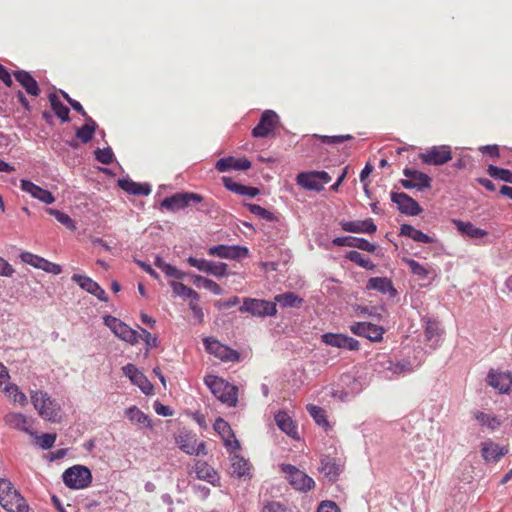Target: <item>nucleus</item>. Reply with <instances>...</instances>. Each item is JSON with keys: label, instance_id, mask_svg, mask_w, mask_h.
<instances>
[{"label": "nucleus", "instance_id": "nucleus-9", "mask_svg": "<svg viewBox=\"0 0 512 512\" xmlns=\"http://www.w3.org/2000/svg\"><path fill=\"white\" fill-rule=\"evenodd\" d=\"M201 201H203V197L200 194L194 192H181L164 198L161 202V207L169 211H177L188 207L192 202L198 203Z\"/></svg>", "mask_w": 512, "mask_h": 512}, {"label": "nucleus", "instance_id": "nucleus-29", "mask_svg": "<svg viewBox=\"0 0 512 512\" xmlns=\"http://www.w3.org/2000/svg\"><path fill=\"white\" fill-rule=\"evenodd\" d=\"M332 243L340 247H355L367 252H374L376 246L368 240L358 237L344 236L333 239Z\"/></svg>", "mask_w": 512, "mask_h": 512}, {"label": "nucleus", "instance_id": "nucleus-1", "mask_svg": "<svg viewBox=\"0 0 512 512\" xmlns=\"http://www.w3.org/2000/svg\"><path fill=\"white\" fill-rule=\"evenodd\" d=\"M0 505L8 512H28L29 506L8 479H0Z\"/></svg>", "mask_w": 512, "mask_h": 512}, {"label": "nucleus", "instance_id": "nucleus-63", "mask_svg": "<svg viewBox=\"0 0 512 512\" xmlns=\"http://www.w3.org/2000/svg\"><path fill=\"white\" fill-rule=\"evenodd\" d=\"M198 301L191 300L189 303V307L192 310L194 316L198 319L199 323H202L204 320V313L202 308L198 305Z\"/></svg>", "mask_w": 512, "mask_h": 512}, {"label": "nucleus", "instance_id": "nucleus-31", "mask_svg": "<svg viewBox=\"0 0 512 512\" xmlns=\"http://www.w3.org/2000/svg\"><path fill=\"white\" fill-rule=\"evenodd\" d=\"M275 422L279 429L286 433L288 436H290L293 439L299 438L297 426L287 412L279 411L275 415Z\"/></svg>", "mask_w": 512, "mask_h": 512}, {"label": "nucleus", "instance_id": "nucleus-4", "mask_svg": "<svg viewBox=\"0 0 512 512\" xmlns=\"http://www.w3.org/2000/svg\"><path fill=\"white\" fill-rule=\"evenodd\" d=\"M104 324L112 331V333L122 341L135 345L140 341L139 332L129 327L120 319L106 315L103 318Z\"/></svg>", "mask_w": 512, "mask_h": 512}, {"label": "nucleus", "instance_id": "nucleus-45", "mask_svg": "<svg viewBox=\"0 0 512 512\" xmlns=\"http://www.w3.org/2000/svg\"><path fill=\"white\" fill-rule=\"evenodd\" d=\"M475 418L480 422L481 425L487 426L492 430L498 428L501 424L500 420L496 416L486 414L481 411H477L475 413Z\"/></svg>", "mask_w": 512, "mask_h": 512}, {"label": "nucleus", "instance_id": "nucleus-59", "mask_svg": "<svg viewBox=\"0 0 512 512\" xmlns=\"http://www.w3.org/2000/svg\"><path fill=\"white\" fill-rule=\"evenodd\" d=\"M140 339L144 340L147 350L154 348L157 346V337L153 336L150 332H148L144 328H140Z\"/></svg>", "mask_w": 512, "mask_h": 512}, {"label": "nucleus", "instance_id": "nucleus-51", "mask_svg": "<svg viewBox=\"0 0 512 512\" xmlns=\"http://www.w3.org/2000/svg\"><path fill=\"white\" fill-rule=\"evenodd\" d=\"M132 383L138 386L146 395L151 394L153 391V385L141 371L134 376Z\"/></svg>", "mask_w": 512, "mask_h": 512}, {"label": "nucleus", "instance_id": "nucleus-57", "mask_svg": "<svg viewBox=\"0 0 512 512\" xmlns=\"http://www.w3.org/2000/svg\"><path fill=\"white\" fill-rule=\"evenodd\" d=\"M20 258L24 263L29 264L37 269H39L40 262L42 261V257L30 252L21 253Z\"/></svg>", "mask_w": 512, "mask_h": 512}, {"label": "nucleus", "instance_id": "nucleus-21", "mask_svg": "<svg viewBox=\"0 0 512 512\" xmlns=\"http://www.w3.org/2000/svg\"><path fill=\"white\" fill-rule=\"evenodd\" d=\"M391 200L394 202L399 211L409 216H417L422 213L423 209L413 198L406 193H391Z\"/></svg>", "mask_w": 512, "mask_h": 512}, {"label": "nucleus", "instance_id": "nucleus-23", "mask_svg": "<svg viewBox=\"0 0 512 512\" xmlns=\"http://www.w3.org/2000/svg\"><path fill=\"white\" fill-rule=\"evenodd\" d=\"M319 469L330 481H335L344 469V462L340 458L323 456Z\"/></svg>", "mask_w": 512, "mask_h": 512}, {"label": "nucleus", "instance_id": "nucleus-13", "mask_svg": "<svg viewBox=\"0 0 512 512\" xmlns=\"http://www.w3.org/2000/svg\"><path fill=\"white\" fill-rule=\"evenodd\" d=\"M205 349L215 357L226 362H236L239 360L240 355L236 350L221 344L218 340L207 337L203 340Z\"/></svg>", "mask_w": 512, "mask_h": 512}, {"label": "nucleus", "instance_id": "nucleus-37", "mask_svg": "<svg viewBox=\"0 0 512 512\" xmlns=\"http://www.w3.org/2000/svg\"><path fill=\"white\" fill-rule=\"evenodd\" d=\"M125 415L133 424L147 428H150L152 426L148 415H146L136 406H132L126 409Z\"/></svg>", "mask_w": 512, "mask_h": 512}, {"label": "nucleus", "instance_id": "nucleus-54", "mask_svg": "<svg viewBox=\"0 0 512 512\" xmlns=\"http://www.w3.org/2000/svg\"><path fill=\"white\" fill-rule=\"evenodd\" d=\"M39 269L54 275H58L62 272V267L59 264L50 262L45 258H42Z\"/></svg>", "mask_w": 512, "mask_h": 512}, {"label": "nucleus", "instance_id": "nucleus-19", "mask_svg": "<svg viewBox=\"0 0 512 512\" xmlns=\"http://www.w3.org/2000/svg\"><path fill=\"white\" fill-rule=\"evenodd\" d=\"M487 384L498 390L501 394L510 392L512 386V373L491 369L486 378Z\"/></svg>", "mask_w": 512, "mask_h": 512}, {"label": "nucleus", "instance_id": "nucleus-26", "mask_svg": "<svg viewBox=\"0 0 512 512\" xmlns=\"http://www.w3.org/2000/svg\"><path fill=\"white\" fill-rule=\"evenodd\" d=\"M16 81L25 89L28 95L38 97L40 95V88L37 81L32 75L25 70H16L13 72Z\"/></svg>", "mask_w": 512, "mask_h": 512}, {"label": "nucleus", "instance_id": "nucleus-15", "mask_svg": "<svg viewBox=\"0 0 512 512\" xmlns=\"http://www.w3.org/2000/svg\"><path fill=\"white\" fill-rule=\"evenodd\" d=\"M350 331L354 335L367 338L372 342L382 341L385 333V329L382 326L370 322H355L350 325Z\"/></svg>", "mask_w": 512, "mask_h": 512}, {"label": "nucleus", "instance_id": "nucleus-39", "mask_svg": "<svg viewBox=\"0 0 512 512\" xmlns=\"http://www.w3.org/2000/svg\"><path fill=\"white\" fill-rule=\"evenodd\" d=\"M48 98L55 115L61 119L62 122H68L70 120L69 108L60 101L55 93H51Z\"/></svg>", "mask_w": 512, "mask_h": 512}, {"label": "nucleus", "instance_id": "nucleus-18", "mask_svg": "<svg viewBox=\"0 0 512 512\" xmlns=\"http://www.w3.org/2000/svg\"><path fill=\"white\" fill-rule=\"evenodd\" d=\"M321 341L326 345L349 351H358L360 349V342L358 340L344 334L325 333L321 336Z\"/></svg>", "mask_w": 512, "mask_h": 512}, {"label": "nucleus", "instance_id": "nucleus-47", "mask_svg": "<svg viewBox=\"0 0 512 512\" xmlns=\"http://www.w3.org/2000/svg\"><path fill=\"white\" fill-rule=\"evenodd\" d=\"M487 172L491 177L495 179H500L502 181L512 184V172L508 169L499 168L494 165H489Z\"/></svg>", "mask_w": 512, "mask_h": 512}, {"label": "nucleus", "instance_id": "nucleus-50", "mask_svg": "<svg viewBox=\"0 0 512 512\" xmlns=\"http://www.w3.org/2000/svg\"><path fill=\"white\" fill-rule=\"evenodd\" d=\"M307 411L309 412V414L312 416V418L315 420V422L318 425H322V426L328 425V421L326 419V414H325L324 409H322L319 406L309 404L307 406Z\"/></svg>", "mask_w": 512, "mask_h": 512}, {"label": "nucleus", "instance_id": "nucleus-60", "mask_svg": "<svg viewBox=\"0 0 512 512\" xmlns=\"http://www.w3.org/2000/svg\"><path fill=\"white\" fill-rule=\"evenodd\" d=\"M356 313L358 315H365V316L374 317L377 319L381 318V315L376 312V308H374V307L357 306Z\"/></svg>", "mask_w": 512, "mask_h": 512}, {"label": "nucleus", "instance_id": "nucleus-33", "mask_svg": "<svg viewBox=\"0 0 512 512\" xmlns=\"http://www.w3.org/2000/svg\"><path fill=\"white\" fill-rule=\"evenodd\" d=\"M118 185L121 189L132 195L147 196L151 193V187L148 184H141L131 179H119Z\"/></svg>", "mask_w": 512, "mask_h": 512}, {"label": "nucleus", "instance_id": "nucleus-40", "mask_svg": "<svg viewBox=\"0 0 512 512\" xmlns=\"http://www.w3.org/2000/svg\"><path fill=\"white\" fill-rule=\"evenodd\" d=\"M274 303H279L281 307H299L303 303V299L298 297L293 292H286L283 294L276 295L274 298Z\"/></svg>", "mask_w": 512, "mask_h": 512}, {"label": "nucleus", "instance_id": "nucleus-36", "mask_svg": "<svg viewBox=\"0 0 512 512\" xmlns=\"http://www.w3.org/2000/svg\"><path fill=\"white\" fill-rule=\"evenodd\" d=\"M404 262L409 266L411 273L420 279H426L430 274L436 275L435 269L429 264H421L409 258L404 259Z\"/></svg>", "mask_w": 512, "mask_h": 512}, {"label": "nucleus", "instance_id": "nucleus-24", "mask_svg": "<svg viewBox=\"0 0 512 512\" xmlns=\"http://www.w3.org/2000/svg\"><path fill=\"white\" fill-rule=\"evenodd\" d=\"M20 188L31 195V197L45 203V204H52L55 202V197L52 195V193L46 189H43L42 187L34 184L30 180L22 179L20 181Z\"/></svg>", "mask_w": 512, "mask_h": 512}, {"label": "nucleus", "instance_id": "nucleus-34", "mask_svg": "<svg viewBox=\"0 0 512 512\" xmlns=\"http://www.w3.org/2000/svg\"><path fill=\"white\" fill-rule=\"evenodd\" d=\"M454 224L457 230L469 238L480 239L488 235V232L484 229L476 227L471 222H464L461 220H454Z\"/></svg>", "mask_w": 512, "mask_h": 512}, {"label": "nucleus", "instance_id": "nucleus-46", "mask_svg": "<svg viewBox=\"0 0 512 512\" xmlns=\"http://www.w3.org/2000/svg\"><path fill=\"white\" fill-rule=\"evenodd\" d=\"M346 257L365 269H373L375 267L368 257L358 251H349Z\"/></svg>", "mask_w": 512, "mask_h": 512}, {"label": "nucleus", "instance_id": "nucleus-56", "mask_svg": "<svg viewBox=\"0 0 512 512\" xmlns=\"http://www.w3.org/2000/svg\"><path fill=\"white\" fill-rule=\"evenodd\" d=\"M262 512H293L289 507L286 505L277 502V501H271L268 502L264 507Z\"/></svg>", "mask_w": 512, "mask_h": 512}, {"label": "nucleus", "instance_id": "nucleus-52", "mask_svg": "<svg viewBox=\"0 0 512 512\" xmlns=\"http://www.w3.org/2000/svg\"><path fill=\"white\" fill-rule=\"evenodd\" d=\"M95 158L101 162L102 164H110L112 163L113 161V157H114V154H113V151L111 148H104V149H96L95 150Z\"/></svg>", "mask_w": 512, "mask_h": 512}, {"label": "nucleus", "instance_id": "nucleus-16", "mask_svg": "<svg viewBox=\"0 0 512 512\" xmlns=\"http://www.w3.org/2000/svg\"><path fill=\"white\" fill-rule=\"evenodd\" d=\"M278 125V115L272 110H265L261 115L259 123L253 128L252 136L261 138L268 137L274 132Z\"/></svg>", "mask_w": 512, "mask_h": 512}, {"label": "nucleus", "instance_id": "nucleus-38", "mask_svg": "<svg viewBox=\"0 0 512 512\" xmlns=\"http://www.w3.org/2000/svg\"><path fill=\"white\" fill-rule=\"evenodd\" d=\"M231 466L233 474L238 477H244L250 474L251 465L249 461L238 454L234 453L231 457Z\"/></svg>", "mask_w": 512, "mask_h": 512}, {"label": "nucleus", "instance_id": "nucleus-7", "mask_svg": "<svg viewBox=\"0 0 512 512\" xmlns=\"http://www.w3.org/2000/svg\"><path fill=\"white\" fill-rule=\"evenodd\" d=\"M331 176L325 171L301 172L296 177V182L303 189L308 191L320 192L324 184L331 181Z\"/></svg>", "mask_w": 512, "mask_h": 512}, {"label": "nucleus", "instance_id": "nucleus-12", "mask_svg": "<svg viewBox=\"0 0 512 512\" xmlns=\"http://www.w3.org/2000/svg\"><path fill=\"white\" fill-rule=\"evenodd\" d=\"M213 427L215 432L221 437L225 448L230 453H234L241 449L240 442L236 438L231 426L223 418H217Z\"/></svg>", "mask_w": 512, "mask_h": 512}, {"label": "nucleus", "instance_id": "nucleus-25", "mask_svg": "<svg viewBox=\"0 0 512 512\" xmlns=\"http://www.w3.org/2000/svg\"><path fill=\"white\" fill-rule=\"evenodd\" d=\"M193 470L198 479L206 481L213 486L219 485V474L207 462L202 460H195Z\"/></svg>", "mask_w": 512, "mask_h": 512}, {"label": "nucleus", "instance_id": "nucleus-17", "mask_svg": "<svg viewBox=\"0 0 512 512\" xmlns=\"http://www.w3.org/2000/svg\"><path fill=\"white\" fill-rule=\"evenodd\" d=\"M187 262L191 267L197 268L199 271L211 274L215 277H223L227 274L228 266L223 262H213L195 257H189Z\"/></svg>", "mask_w": 512, "mask_h": 512}, {"label": "nucleus", "instance_id": "nucleus-11", "mask_svg": "<svg viewBox=\"0 0 512 512\" xmlns=\"http://www.w3.org/2000/svg\"><path fill=\"white\" fill-rule=\"evenodd\" d=\"M403 174L406 179H401L400 184L405 189H417L422 191L431 188L432 179L427 174L412 168H405Z\"/></svg>", "mask_w": 512, "mask_h": 512}, {"label": "nucleus", "instance_id": "nucleus-8", "mask_svg": "<svg viewBox=\"0 0 512 512\" xmlns=\"http://www.w3.org/2000/svg\"><path fill=\"white\" fill-rule=\"evenodd\" d=\"M281 470L291 486L298 491L306 492L315 486V482L310 476L291 464H282Z\"/></svg>", "mask_w": 512, "mask_h": 512}, {"label": "nucleus", "instance_id": "nucleus-62", "mask_svg": "<svg viewBox=\"0 0 512 512\" xmlns=\"http://www.w3.org/2000/svg\"><path fill=\"white\" fill-rule=\"evenodd\" d=\"M14 273V268L2 257H0V275L11 277Z\"/></svg>", "mask_w": 512, "mask_h": 512}, {"label": "nucleus", "instance_id": "nucleus-53", "mask_svg": "<svg viewBox=\"0 0 512 512\" xmlns=\"http://www.w3.org/2000/svg\"><path fill=\"white\" fill-rule=\"evenodd\" d=\"M315 136L318 137L321 140V142L324 144H340L345 141L351 140L353 138L349 134L337 135V136H326V135H323V136L315 135Z\"/></svg>", "mask_w": 512, "mask_h": 512}, {"label": "nucleus", "instance_id": "nucleus-10", "mask_svg": "<svg viewBox=\"0 0 512 512\" xmlns=\"http://www.w3.org/2000/svg\"><path fill=\"white\" fill-rule=\"evenodd\" d=\"M178 447L188 455H206V443L198 441L197 435L188 432H181L176 438Z\"/></svg>", "mask_w": 512, "mask_h": 512}, {"label": "nucleus", "instance_id": "nucleus-3", "mask_svg": "<svg viewBox=\"0 0 512 512\" xmlns=\"http://www.w3.org/2000/svg\"><path fill=\"white\" fill-rule=\"evenodd\" d=\"M204 382L213 395L222 403L228 406H236L238 401L237 388L234 385L215 375H207Z\"/></svg>", "mask_w": 512, "mask_h": 512}, {"label": "nucleus", "instance_id": "nucleus-64", "mask_svg": "<svg viewBox=\"0 0 512 512\" xmlns=\"http://www.w3.org/2000/svg\"><path fill=\"white\" fill-rule=\"evenodd\" d=\"M317 512H339V508L332 501H324L319 505Z\"/></svg>", "mask_w": 512, "mask_h": 512}, {"label": "nucleus", "instance_id": "nucleus-41", "mask_svg": "<svg viewBox=\"0 0 512 512\" xmlns=\"http://www.w3.org/2000/svg\"><path fill=\"white\" fill-rule=\"evenodd\" d=\"M96 123L91 117H87L86 123L76 131V137L83 143H88L94 136Z\"/></svg>", "mask_w": 512, "mask_h": 512}, {"label": "nucleus", "instance_id": "nucleus-14", "mask_svg": "<svg viewBox=\"0 0 512 512\" xmlns=\"http://www.w3.org/2000/svg\"><path fill=\"white\" fill-rule=\"evenodd\" d=\"M419 158L423 163L428 165H443L452 159V152L449 146H433L419 154Z\"/></svg>", "mask_w": 512, "mask_h": 512}, {"label": "nucleus", "instance_id": "nucleus-42", "mask_svg": "<svg viewBox=\"0 0 512 512\" xmlns=\"http://www.w3.org/2000/svg\"><path fill=\"white\" fill-rule=\"evenodd\" d=\"M173 292L183 298H191V300L199 301V294L192 288L186 286L182 282L172 281L170 283Z\"/></svg>", "mask_w": 512, "mask_h": 512}, {"label": "nucleus", "instance_id": "nucleus-22", "mask_svg": "<svg viewBox=\"0 0 512 512\" xmlns=\"http://www.w3.org/2000/svg\"><path fill=\"white\" fill-rule=\"evenodd\" d=\"M4 422L11 429L34 436L32 430L34 420L31 417L18 412H9L4 416Z\"/></svg>", "mask_w": 512, "mask_h": 512}, {"label": "nucleus", "instance_id": "nucleus-6", "mask_svg": "<svg viewBox=\"0 0 512 512\" xmlns=\"http://www.w3.org/2000/svg\"><path fill=\"white\" fill-rule=\"evenodd\" d=\"M91 481L90 470L82 465H74L63 473V482L69 488L83 489L88 487Z\"/></svg>", "mask_w": 512, "mask_h": 512}, {"label": "nucleus", "instance_id": "nucleus-55", "mask_svg": "<svg viewBox=\"0 0 512 512\" xmlns=\"http://www.w3.org/2000/svg\"><path fill=\"white\" fill-rule=\"evenodd\" d=\"M440 332L439 324L436 321L429 320L425 326V337L431 341L434 337L438 336Z\"/></svg>", "mask_w": 512, "mask_h": 512}, {"label": "nucleus", "instance_id": "nucleus-61", "mask_svg": "<svg viewBox=\"0 0 512 512\" xmlns=\"http://www.w3.org/2000/svg\"><path fill=\"white\" fill-rule=\"evenodd\" d=\"M167 276L173 277L175 279H183L185 277V273L178 270L176 267L167 264L164 266V269L162 270Z\"/></svg>", "mask_w": 512, "mask_h": 512}, {"label": "nucleus", "instance_id": "nucleus-32", "mask_svg": "<svg viewBox=\"0 0 512 512\" xmlns=\"http://www.w3.org/2000/svg\"><path fill=\"white\" fill-rule=\"evenodd\" d=\"M366 288L368 290H376L382 294L389 293L390 295L396 294V289L390 279L386 277H372L368 280Z\"/></svg>", "mask_w": 512, "mask_h": 512}, {"label": "nucleus", "instance_id": "nucleus-58", "mask_svg": "<svg viewBox=\"0 0 512 512\" xmlns=\"http://www.w3.org/2000/svg\"><path fill=\"white\" fill-rule=\"evenodd\" d=\"M56 441V435L55 434H43L40 437H37V443L42 449H49L51 448Z\"/></svg>", "mask_w": 512, "mask_h": 512}, {"label": "nucleus", "instance_id": "nucleus-20", "mask_svg": "<svg viewBox=\"0 0 512 512\" xmlns=\"http://www.w3.org/2000/svg\"><path fill=\"white\" fill-rule=\"evenodd\" d=\"M208 255L219 257L223 259H240L248 256V249L238 245H216L212 246L207 251Z\"/></svg>", "mask_w": 512, "mask_h": 512}, {"label": "nucleus", "instance_id": "nucleus-30", "mask_svg": "<svg viewBox=\"0 0 512 512\" xmlns=\"http://www.w3.org/2000/svg\"><path fill=\"white\" fill-rule=\"evenodd\" d=\"M482 457L486 462H498L508 450L492 441L483 442L481 445Z\"/></svg>", "mask_w": 512, "mask_h": 512}, {"label": "nucleus", "instance_id": "nucleus-2", "mask_svg": "<svg viewBox=\"0 0 512 512\" xmlns=\"http://www.w3.org/2000/svg\"><path fill=\"white\" fill-rule=\"evenodd\" d=\"M30 397L34 408L43 419L52 422L59 419L60 405L47 392L41 390L31 391Z\"/></svg>", "mask_w": 512, "mask_h": 512}, {"label": "nucleus", "instance_id": "nucleus-43", "mask_svg": "<svg viewBox=\"0 0 512 512\" xmlns=\"http://www.w3.org/2000/svg\"><path fill=\"white\" fill-rule=\"evenodd\" d=\"M6 395L12 399L15 403H19L21 406H24L27 404V397L26 395L19 390L17 385L10 384L7 385L4 389Z\"/></svg>", "mask_w": 512, "mask_h": 512}, {"label": "nucleus", "instance_id": "nucleus-27", "mask_svg": "<svg viewBox=\"0 0 512 512\" xmlns=\"http://www.w3.org/2000/svg\"><path fill=\"white\" fill-rule=\"evenodd\" d=\"M340 225L343 231L351 233L373 234L377 230V226L372 219L343 221Z\"/></svg>", "mask_w": 512, "mask_h": 512}, {"label": "nucleus", "instance_id": "nucleus-49", "mask_svg": "<svg viewBox=\"0 0 512 512\" xmlns=\"http://www.w3.org/2000/svg\"><path fill=\"white\" fill-rule=\"evenodd\" d=\"M246 206H247L248 210L252 214H254V215H256V216H258V217H260V218H262V219H264L266 221L272 222V221H275L277 219L276 216L272 212H270L269 210L261 207L258 204H247Z\"/></svg>", "mask_w": 512, "mask_h": 512}, {"label": "nucleus", "instance_id": "nucleus-48", "mask_svg": "<svg viewBox=\"0 0 512 512\" xmlns=\"http://www.w3.org/2000/svg\"><path fill=\"white\" fill-rule=\"evenodd\" d=\"M75 283H77L82 289L86 290L88 293L94 292L96 286L98 285L93 279L88 276H83L79 274H74L71 278Z\"/></svg>", "mask_w": 512, "mask_h": 512}, {"label": "nucleus", "instance_id": "nucleus-44", "mask_svg": "<svg viewBox=\"0 0 512 512\" xmlns=\"http://www.w3.org/2000/svg\"><path fill=\"white\" fill-rule=\"evenodd\" d=\"M46 211L51 216H54L58 222H60L62 225H64L69 230H71V231L76 230L75 223L68 214H65L57 209H54V208H48Z\"/></svg>", "mask_w": 512, "mask_h": 512}, {"label": "nucleus", "instance_id": "nucleus-28", "mask_svg": "<svg viewBox=\"0 0 512 512\" xmlns=\"http://www.w3.org/2000/svg\"><path fill=\"white\" fill-rule=\"evenodd\" d=\"M215 167L221 173L229 170H248L251 167V162L246 158L229 156L219 159Z\"/></svg>", "mask_w": 512, "mask_h": 512}, {"label": "nucleus", "instance_id": "nucleus-35", "mask_svg": "<svg viewBox=\"0 0 512 512\" xmlns=\"http://www.w3.org/2000/svg\"><path fill=\"white\" fill-rule=\"evenodd\" d=\"M223 185L226 189L239 194V195H247L249 197H255L259 194V189L256 187L245 186L242 184H238L232 180L230 177H222Z\"/></svg>", "mask_w": 512, "mask_h": 512}, {"label": "nucleus", "instance_id": "nucleus-5", "mask_svg": "<svg viewBox=\"0 0 512 512\" xmlns=\"http://www.w3.org/2000/svg\"><path fill=\"white\" fill-rule=\"evenodd\" d=\"M239 311L241 313H249L255 317H266L275 316L277 308L274 302L246 297L243 299Z\"/></svg>", "mask_w": 512, "mask_h": 512}]
</instances>
